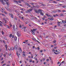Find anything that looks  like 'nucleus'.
<instances>
[{
  "instance_id": "obj_44",
  "label": "nucleus",
  "mask_w": 66,
  "mask_h": 66,
  "mask_svg": "<svg viewBox=\"0 0 66 66\" xmlns=\"http://www.w3.org/2000/svg\"><path fill=\"white\" fill-rule=\"evenodd\" d=\"M54 53H55V54H58V53H56L55 52H54Z\"/></svg>"
},
{
  "instance_id": "obj_40",
  "label": "nucleus",
  "mask_w": 66,
  "mask_h": 66,
  "mask_svg": "<svg viewBox=\"0 0 66 66\" xmlns=\"http://www.w3.org/2000/svg\"><path fill=\"white\" fill-rule=\"evenodd\" d=\"M3 43H4V44H5V41L3 40Z\"/></svg>"
},
{
  "instance_id": "obj_12",
  "label": "nucleus",
  "mask_w": 66,
  "mask_h": 66,
  "mask_svg": "<svg viewBox=\"0 0 66 66\" xmlns=\"http://www.w3.org/2000/svg\"><path fill=\"white\" fill-rule=\"evenodd\" d=\"M50 18L51 19H50V20H53V19L52 18Z\"/></svg>"
},
{
  "instance_id": "obj_8",
  "label": "nucleus",
  "mask_w": 66,
  "mask_h": 66,
  "mask_svg": "<svg viewBox=\"0 0 66 66\" xmlns=\"http://www.w3.org/2000/svg\"><path fill=\"white\" fill-rule=\"evenodd\" d=\"M62 23H66V20H65V21L64 20H62Z\"/></svg>"
},
{
  "instance_id": "obj_50",
  "label": "nucleus",
  "mask_w": 66,
  "mask_h": 66,
  "mask_svg": "<svg viewBox=\"0 0 66 66\" xmlns=\"http://www.w3.org/2000/svg\"><path fill=\"white\" fill-rule=\"evenodd\" d=\"M49 61V59H47L46 60V61Z\"/></svg>"
},
{
  "instance_id": "obj_49",
  "label": "nucleus",
  "mask_w": 66,
  "mask_h": 66,
  "mask_svg": "<svg viewBox=\"0 0 66 66\" xmlns=\"http://www.w3.org/2000/svg\"><path fill=\"white\" fill-rule=\"evenodd\" d=\"M5 46L6 48H7V45H5Z\"/></svg>"
},
{
  "instance_id": "obj_17",
  "label": "nucleus",
  "mask_w": 66,
  "mask_h": 66,
  "mask_svg": "<svg viewBox=\"0 0 66 66\" xmlns=\"http://www.w3.org/2000/svg\"><path fill=\"white\" fill-rule=\"evenodd\" d=\"M12 36V34H10V35H9L10 37H11Z\"/></svg>"
},
{
  "instance_id": "obj_3",
  "label": "nucleus",
  "mask_w": 66,
  "mask_h": 66,
  "mask_svg": "<svg viewBox=\"0 0 66 66\" xmlns=\"http://www.w3.org/2000/svg\"><path fill=\"white\" fill-rule=\"evenodd\" d=\"M35 12H36V13L37 14H38V13H40L42 12V11L41 10V9L40 10H37L36 11H35Z\"/></svg>"
},
{
  "instance_id": "obj_62",
  "label": "nucleus",
  "mask_w": 66,
  "mask_h": 66,
  "mask_svg": "<svg viewBox=\"0 0 66 66\" xmlns=\"http://www.w3.org/2000/svg\"><path fill=\"white\" fill-rule=\"evenodd\" d=\"M56 16H58V14H56Z\"/></svg>"
},
{
  "instance_id": "obj_45",
  "label": "nucleus",
  "mask_w": 66,
  "mask_h": 66,
  "mask_svg": "<svg viewBox=\"0 0 66 66\" xmlns=\"http://www.w3.org/2000/svg\"><path fill=\"white\" fill-rule=\"evenodd\" d=\"M14 36L12 35V38H14Z\"/></svg>"
},
{
  "instance_id": "obj_53",
  "label": "nucleus",
  "mask_w": 66,
  "mask_h": 66,
  "mask_svg": "<svg viewBox=\"0 0 66 66\" xmlns=\"http://www.w3.org/2000/svg\"><path fill=\"white\" fill-rule=\"evenodd\" d=\"M37 7V8H38V7H39V6H38L37 5V6H36Z\"/></svg>"
},
{
  "instance_id": "obj_52",
  "label": "nucleus",
  "mask_w": 66,
  "mask_h": 66,
  "mask_svg": "<svg viewBox=\"0 0 66 66\" xmlns=\"http://www.w3.org/2000/svg\"><path fill=\"white\" fill-rule=\"evenodd\" d=\"M49 58L50 59V60H51V57H49Z\"/></svg>"
},
{
  "instance_id": "obj_32",
  "label": "nucleus",
  "mask_w": 66,
  "mask_h": 66,
  "mask_svg": "<svg viewBox=\"0 0 66 66\" xmlns=\"http://www.w3.org/2000/svg\"><path fill=\"white\" fill-rule=\"evenodd\" d=\"M14 49L16 50H17V47H15Z\"/></svg>"
},
{
  "instance_id": "obj_37",
  "label": "nucleus",
  "mask_w": 66,
  "mask_h": 66,
  "mask_svg": "<svg viewBox=\"0 0 66 66\" xmlns=\"http://www.w3.org/2000/svg\"><path fill=\"white\" fill-rule=\"evenodd\" d=\"M4 57H5L6 56V55L5 54H4Z\"/></svg>"
},
{
  "instance_id": "obj_41",
  "label": "nucleus",
  "mask_w": 66,
  "mask_h": 66,
  "mask_svg": "<svg viewBox=\"0 0 66 66\" xmlns=\"http://www.w3.org/2000/svg\"><path fill=\"white\" fill-rule=\"evenodd\" d=\"M23 56L24 57V56H26V54H23Z\"/></svg>"
},
{
  "instance_id": "obj_7",
  "label": "nucleus",
  "mask_w": 66,
  "mask_h": 66,
  "mask_svg": "<svg viewBox=\"0 0 66 66\" xmlns=\"http://www.w3.org/2000/svg\"><path fill=\"white\" fill-rule=\"evenodd\" d=\"M8 49L9 50H14L15 49V48H14V47H12L11 49L10 48V49L9 48Z\"/></svg>"
},
{
  "instance_id": "obj_57",
  "label": "nucleus",
  "mask_w": 66,
  "mask_h": 66,
  "mask_svg": "<svg viewBox=\"0 0 66 66\" xmlns=\"http://www.w3.org/2000/svg\"><path fill=\"white\" fill-rule=\"evenodd\" d=\"M40 4H42L43 3V2H41L40 3H39Z\"/></svg>"
},
{
  "instance_id": "obj_19",
  "label": "nucleus",
  "mask_w": 66,
  "mask_h": 66,
  "mask_svg": "<svg viewBox=\"0 0 66 66\" xmlns=\"http://www.w3.org/2000/svg\"><path fill=\"white\" fill-rule=\"evenodd\" d=\"M57 12H61V10H57Z\"/></svg>"
},
{
  "instance_id": "obj_21",
  "label": "nucleus",
  "mask_w": 66,
  "mask_h": 66,
  "mask_svg": "<svg viewBox=\"0 0 66 66\" xmlns=\"http://www.w3.org/2000/svg\"><path fill=\"white\" fill-rule=\"evenodd\" d=\"M53 17H56V15H53Z\"/></svg>"
},
{
  "instance_id": "obj_18",
  "label": "nucleus",
  "mask_w": 66,
  "mask_h": 66,
  "mask_svg": "<svg viewBox=\"0 0 66 66\" xmlns=\"http://www.w3.org/2000/svg\"><path fill=\"white\" fill-rule=\"evenodd\" d=\"M6 28H8V29H10V28L9 27V26L7 25H6Z\"/></svg>"
},
{
  "instance_id": "obj_48",
  "label": "nucleus",
  "mask_w": 66,
  "mask_h": 66,
  "mask_svg": "<svg viewBox=\"0 0 66 66\" xmlns=\"http://www.w3.org/2000/svg\"><path fill=\"white\" fill-rule=\"evenodd\" d=\"M3 19L4 20V21H6V19Z\"/></svg>"
},
{
  "instance_id": "obj_13",
  "label": "nucleus",
  "mask_w": 66,
  "mask_h": 66,
  "mask_svg": "<svg viewBox=\"0 0 66 66\" xmlns=\"http://www.w3.org/2000/svg\"><path fill=\"white\" fill-rule=\"evenodd\" d=\"M46 15H47V16H48V17H49V16H50V15H49V14H46Z\"/></svg>"
},
{
  "instance_id": "obj_39",
  "label": "nucleus",
  "mask_w": 66,
  "mask_h": 66,
  "mask_svg": "<svg viewBox=\"0 0 66 66\" xmlns=\"http://www.w3.org/2000/svg\"><path fill=\"white\" fill-rule=\"evenodd\" d=\"M42 19H43V20H44L45 19V18L44 17V18Z\"/></svg>"
},
{
  "instance_id": "obj_47",
  "label": "nucleus",
  "mask_w": 66,
  "mask_h": 66,
  "mask_svg": "<svg viewBox=\"0 0 66 66\" xmlns=\"http://www.w3.org/2000/svg\"><path fill=\"white\" fill-rule=\"evenodd\" d=\"M17 4H18V3H18V1H17L16 3Z\"/></svg>"
},
{
  "instance_id": "obj_9",
  "label": "nucleus",
  "mask_w": 66,
  "mask_h": 66,
  "mask_svg": "<svg viewBox=\"0 0 66 66\" xmlns=\"http://www.w3.org/2000/svg\"><path fill=\"white\" fill-rule=\"evenodd\" d=\"M19 51L20 53H21L22 52V51L21 50V48H19Z\"/></svg>"
},
{
  "instance_id": "obj_58",
  "label": "nucleus",
  "mask_w": 66,
  "mask_h": 66,
  "mask_svg": "<svg viewBox=\"0 0 66 66\" xmlns=\"http://www.w3.org/2000/svg\"><path fill=\"white\" fill-rule=\"evenodd\" d=\"M22 27V26H21V25H20V26H19V28H21Z\"/></svg>"
},
{
  "instance_id": "obj_22",
  "label": "nucleus",
  "mask_w": 66,
  "mask_h": 66,
  "mask_svg": "<svg viewBox=\"0 0 66 66\" xmlns=\"http://www.w3.org/2000/svg\"><path fill=\"white\" fill-rule=\"evenodd\" d=\"M62 7H63V8H65V7H66V6H62Z\"/></svg>"
},
{
  "instance_id": "obj_33",
  "label": "nucleus",
  "mask_w": 66,
  "mask_h": 66,
  "mask_svg": "<svg viewBox=\"0 0 66 66\" xmlns=\"http://www.w3.org/2000/svg\"><path fill=\"white\" fill-rule=\"evenodd\" d=\"M35 40H36V41H37V42H38V43H39V44H40V43H39V42L37 40H36L35 39Z\"/></svg>"
},
{
  "instance_id": "obj_16",
  "label": "nucleus",
  "mask_w": 66,
  "mask_h": 66,
  "mask_svg": "<svg viewBox=\"0 0 66 66\" xmlns=\"http://www.w3.org/2000/svg\"><path fill=\"white\" fill-rule=\"evenodd\" d=\"M42 6H46V5L44 4H42Z\"/></svg>"
},
{
  "instance_id": "obj_11",
  "label": "nucleus",
  "mask_w": 66,
  "mask_h": 66,
  "mask_svg": "<svg viewBox=\"0 0 66 66\" xmlns=\"http://www.w3.org/2000/svg\"><path fill=\"white\" fill-rule=\"evenodd\" d=\"M40 14H41L43 16V15H44V13H43L42 12H40Z\"/></svg>"
},
{
  "instance_id": "obj_59",
  "label": "nucleus",
  "mask_w": 66,
  "mask_h": 66,
  "mask_svg": "<svg viewBox=\"0 0 66 66\" xmlns=\"http://www.w3.org/2000/svg\"><path fill=\"white\" fill-rule=\"evenodd\" d=\"M29 11H29V10H28L27 11H26V12H29Z\"/></svg>"
},
{
  "instance_id": "obj_46",
  "label": "nucleus",
  "mask_w": 66,
  "mask_h": 66,
  "mask_svg": "<svg viewBox=\"0 0 66 66\" xmlns=\"http://www.w3.org/2000/svg\"><path fill=\"white\" fill-rule=\"evenodd\" d=\"M56 42V41H55V40H54V41L53 42L54 43H55Z\"/></svg>"
},
{
  "instance_id": "obj_20",
  "label": "nucleus",
  "mask_w": 66,
  "mask_h": 66,
  "mask_svg": "<svg viewBox=\"0 0 66 66\" xmlns=\"http://www.w3.org/2000/svg\"><path fill=\"white\" fill-rule=\"evenodd\" d=\"M6 3H6V4H7V5H9V3L8 2H6Z\"/></svg>"
},
{
  "instance_id": "obj_38",
  "label": "nucleus",
  "mask_w": 66,
  "mask_h": 66,
  "mask_svg": "<svg viewBox=\"0 0 66 66\" xmlns=\"http://www.w3.org/2000/svg\"><path fill=\"white\" fill-rule=\"evenodd\" d=\"M4 39H5L6 40V38L5 37L4 38Z\"/></svg>"
},
{
  "instance_id": "obj_24",
  "label": "nucleus",
  "mask_w": 66,
  "mask_h": 66,
  "mask_svg": "<svg viewBox=\"0 0 66 66\" xmlns=\"http://www.w3.org/2000/svg\"><path fill=\"white\" fill-rule=\"evenodd\" d=\"M33 32H35L36 31V30L34 29L33 30Z\"/></svg>"
},
{
  "instance_id": "obj_61",
  "label": "nucleus",
  "mask_w": 66,
  "mask_h": 66,
  "mask_svg": "<svg viewBox=\"0 0 66 66\" xmlns=\"http://www.w3.org/2000/svg\"><path fill=\"white\" fill-rule=\"evenodd\" d=\"M1 60H3V58H1Z\"/></svg>"
},
{
  "instance_id": "obj_15",
  "label": "nucleus",
  "mask_w": 66,
  "mask_h": 66,
  "mask_svg": "<svg viewBox=\"0 0 66 66\" xmlns=\"http://www.w3.org/2000/svg\"><path fill=\"white\" fill-rule=\"evenodd\" d=\"M30 4H31V5H34V3H30Z\"/></svg>"
},
{
  "instance_id": "obj_36",
  "label": "nucleus",
  "mask_w": 66,
  "mask_h": 66,
  "mask_svg": "<svg viewBox=\"0 0 66 66\" xmlns=\"http://www.w3.org/2000/svg\"><path fill=\"white\" fill-rule=\"evenodd\" d=\"M32 34H35V32H32Z\"/></svg>"
},
{
  "instance_id": "obj_51",
  "label": "nucleus",
  "mask_w": 66,
  "mask_h": 66,
  "mask_svg": "<svg viewBox=\"0 0 66 66\" xmlns=\"http://www.w3.org/2000/svg\"><path fill=\"white\" fill-rule=\"evenodd\" d=\"M6 65V64L5 63H4L3 64V66H4V65Z\"/></svg>"
},
{
  "instance_id": "obj_26",
  "label": "nucleus",
  "mask_w": 66,
  "mask_h": 66,
  "mask_svg": "<svg viewBox=\"0 0 66 66\" xmlns=\"http://www.w3.org/2000/svg\"><path fill=\"white\" fill-rule=\"evenodd\" d=\"M29 62H32V60H31V59H30L29 60Z\"/></svg>"
},
{
  "instance_id": "obj_35",
  "label": "nucleus",
  "mask_w": 66,
  "mask_h": 66,
  "mask_svg": "<svg viewBox=\"0 0 66 66\" xmlns=\"http://www.w3.org/2000/svg\"><path fill=\"white\" fill-rule=\"evenodd\" d=\"M59 6H62V4H59Z\"/></svg>"
},
{
  "instance_id": "obj_14",
  "label": "nucleus",
  "mask_w": 66,
  "mask_h": 66,
  "mask_svg": "<svg viewBox=\"0 0 66 66\" xmlns=\"http://www.w3.org/2000/svg\"><path fill=\"white\" fill-rule=\"evenodd\" d=\"M19 17H20V18H21L22 19H23V17H22L19 16Z\"/></svg>"
},
{
  "instance_id": "obj_30",
  "label": "nucleus",
  "mask_w": 66,
  "mask_h": 66,
  "mask_svg": "<svg viewBox=\"0 0 66 66\" xmlns=\"http://www.w3.org/2000/svg\"><path fill=\"white\" fill-rule=\"evenodd\" d=\"M11 18H13V15L11 14Z\"/></svg>"
},
{
  "instance_id": "obj_23",
  "label": "nucleus",
  "mask_w": 66,
  "mask_h": 66,
  "mask_svg": "<svg viewBox=\"0 0 66 66\" xmlns=\"http://www.w3.org/2000/svg\"><path fill=\"white\" fill-rule=\"evenodd\" d=\"M62 12H66V11L65 10H63L62 11Z\"/></svg>"
},
{
  "instance_id": "obj_25",
  "label": "nucleus",
  "mask_w": 66,
  "mask_h": 66,
  "mask_svg": "<svg viewBox=\"0 0 66 66\" xmlns=\"http://www.w3.org/2000/svg\"><path fill=\"white\" fill-rule=\"evenodd\" d=\"M18 2H19L20 3H21V1H18Z\"/></svg>"
},
{
  "instance_id": "obj_55",
  "label": "nucleus",
  "mask_w": 66,
  "mask_h": 66,
  "mask_svg": "<svg viewBox=\"0 0 66 66\" xmlns=\"http://www.w3.org/2000/svg\"><path fill=\"white\" fill-rule=\"evenodd\" d=\"M40 52L42 53V52H43V50H41L40 51Z\"/></svg>"
},
{
  "instance_id": "obj_10",
  "label": "nucleus",
  "mask_w": 66,
  "mask_h": 66,
  "mask_svg": "<svg viewBox=\"0 0 66 66\" xmlns=\"http://www.w3.org/2000/svg\"><path fill=\"white\" fill-rule=\"evenodd\" d=\"M14 39L15 41H16V40H17V37H16L15 36L14 37Z\"/></svg>"
},
{
  "instance_id": "obj_42",
  "label": "nucleus",
  "mask_w": 66,
  "mask_h": 66,
  "mask_svg": "<svg viewBox=\"0 0 66 66\" xmlns=\"http://www.w3.org/2000/svg\"><path fill=\"white\" fill-rule=\"evenodd\" d=\"M29 10V11H30L31 12V11H32V9H30Z\"/></svg>"
},
{
  "instance_id": "obj_64",
  "label": "nucleus",
  "mask_w": 66,
  "mask_h": 66,
  "mask_svg": "<svg viewBox=\"0 0 66 66\" xmlns=\"http://www.w3.org/2000/svg\"><path fill=\"white\" fill-rule=\"evenodd\" d=\"M45 58H44L43 59V61H45Z\"/></svg>"
},
{
  "instance_id": "obj_63",
  "label": "nucleus",
  "mask_w": 66,
  "mask_h": 66,
  "mask_svg": "<svg viewBox=\"0 0 66 66\" xmlns=\"http://www.w3.org/2000/svg\"><path fill=\"white\" fill-rule=\"evenodd\" d=\"M26 27H23V29H26Z\"/></svg>"
},
{
  "instance_id": "obj_34",
  "label": "nucleus",
  "mask_w": 66,
  "mask_h": 66,
  "mask_svg": "<svg viewBox=\"0 0 66 66\" xmlns=\"http://www.w3.org/2000/svg\"><path fill=\"white\" fill-rule=\"evenodd\" d=\"M0 26L1 27H2V26H3V25H2V24L1 23H0Z\"/></svg>"
},
{
  "instance_id": "obj_1",
  "label": "nucleus",
  "mask_w": 66,
  "mask_h": 66,
  "mask_svg": "<svg viewBox=\"0 0 66 66\" xmlns=\"http://www.w3.org/2000/svg\"><path fill=\"white\" fill-rule=\"evenodd\" d=\"M1 2H2V3L3 5H5L6 4V1L5 0H0Z\"/></svg>"
},
{
  "instance_id": "obj_2",
  "label": "nucleus",
  "mask_w": 66,
  "mask_h": 66,
  "mask_svg": "<svg viewBox=\"0 0 66 66\" xmlns=\"http://www.w3.org/2000/svg\"><path fill=\"white\" fill-rule=\"evenodd\" d=\"M13 28L14 31H17L18 30V28L17 27V25H13Z\"/></svg>"
},
{
  "instance_id": "obj_4",
  "label": "nucleus",
  "mask_w": 66,
  "mask_h": 66,
  "mask_svg": "<svg viewBox=\"0 0 66 66\" xmlns=\"http://www.w3.org/2000/svg\"><path fill=\"white\" fill-rule=\"evenodd\" d=\"M25 4L26 5H27V6H28V7H31V5H30V4L27 3H25Z\"/></svg>"
},
{
  "instance_id": "obj_5",
  "label": "nucleus",
  "mask_w": 66,
  "mask_h": 66,
  "mask_svg": "<svg viewBox=\"0 0 66 66\" xmlns=\"http://www.w3.org/2000/svg\"><path fill=\"white\" fill-rule=\"evenodd\" d=\"M17 35L18 36H20V32H18L17 33Z\"/></svg>"
},
{
  "instance_id": "obj_60",
  "label": "nucleus",
  "mask_w": 66,
  "mask_h": 66,
  "mask_svg": "<svg viewBox=\"0 0 66 66\" xmlns=\"http://www.w3.org/2000/svg\"><path fill=\"white\" fill-rule=\"evenodd\" d=\"M63 26H64V27H66V24H63Z\"/></svg>"
},
{
  "instance_id": "obj_31",
  "label": "nucleus",
  "mask_w": 66,
  "mask_h": 66,
  "mask_svg": "<svg viewBox=\"0 0 66 66\" xmlns=\"http://www.w3.org/2000/svg\"><path fill=\"white\" fill-rule=\"evenodd\" d=\"M60 16H63V14H60Z\"/></svg>"
},
{
  "instance_id": "obj_43",
  "label": "nucleus",
  "mask_w": 66,
  "mask_h": 66,
  "mask_svg": "<svg viewBox=\"0 0 66 66\" xmlns=\"http://www.w3.org/2000/svg\"><path fill=\"white\" fill-rule=\"evenodd\" d=\"M2 33L3 35V34H4V32H3V31H2Z\"/></svg>"
},
{
  "instance_id": "obj_6",
  "label": "nucleus",
  "mask_w": 66,
  "mask_h": 66,
  "mask_svg": "<svg viewBox=\"0 0 66 66\" xmlns=\"http://www.w3.org/2000/svg\"><path fill=\"white\" fill-rule=\"evenodd\" d=\"M16 54L17 56H18V58H19V56L20 55V54H18V52H16Z\"/></svg>"
},
{
  "instance_id": "obj_27",
  "label": "nucleus",
  "mask_w": 66,
  "mask_h": 66,
  "mask_svg": "<svg viewBox=\"0 0 66 66\" xmlns=\"http://www.w3.org/2000/svg\"><path fill=\"white\" fill-rule=\"evenodd\" d=\"M37 49L38 50H39L40 49V48H39V47H38L37 48Z\"/></svg>"
},
{
  "instance_id": "obj_28",
  "label": "nucleus",
  "mask_w": 66,
  "mask_h": 66,
  "mask_svg": "<svg viewBox=\"0 0 66 66\" xmlns=\"http://www.w3.org/2000/svg\"><path fill=\"white\" fill-rule=\"evenodd\" d=\"M17 1H15V0H14L13 1L15 3H16Z\"/></svg>"
},
{
  "instance_id": "obj_29",
  "label": "nucleus",
  "mask_w": 66,
  "mask_h": 66,
  "mask_svg": "<svg viewBox=\"0 0 66 66\" xmlns=\"http://www.w3.org/2000/svg\"><path fill=\"white\" fill-rule=\"evenodd\" d=\"M52 51H53V52L55 51V49H53L52 50Z\"/></svg>"
},
{
  "instance_id": "obj_54",
  "label": "nucleus",
  "mask_w": 66,
  "mask_h": 66,
  "mask_svg": "<svg viewBox=\"0 0 66 66\" xmlns=\"http://www.w3.org/2000/svg\"><path fill=\"white\" fill-rule=\"evenodd\" d=\"M53 3H56L55 2V1H53Z\"/></svg>"
},
{
  "instance_id": "obj_56",
  "label": "nucleus",
  "mask_w": 66,
  "mask_h": 66,
  "mask_svg": "<svg viewBox=\"0 0 66 66\" xmlns=\"http://www.w3.org/2000/svg\"><path fill=\"white\" fill-rule=\"evenodd\" d=\"M44 18H47V17H46V16H44Z\"/></svg>"
}]
</instances>
